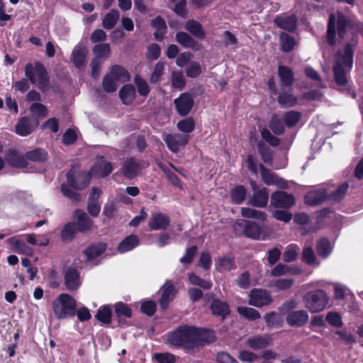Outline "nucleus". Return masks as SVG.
<instances>
[{
    "label": "nucleus",
    "instance_id": "f257e3e1",
    "mask_svg": "<svg viewBox=\"0 0 363 363\" xmlns=\"http://www.w3.org/2000/svg\"><path fill=\"white\" fill-rule=\"evenodd\" d=\"M167 342L173 347L186 350L194 349V326L184 325L167 335Z\"/></svg>",
    "mask_w": 363,
    "mask_h": 363
},
{
    "label": "nucleus",
    "instance_id": "f03ea898",
    "mask_svg": "<svg viewBox=\"0 0 363 363\" xmlns=\"http://www.w3.org/2000/svg\"><path fill=\"white\" fill-rule=\"evenodd\" d=\"M297 306V301L291 300L284 302L281 307V313L286 315V321L291 327H302L309 320L308 313L306 310H295Z\"/></svg>",
    "mask_w": 363,
    "mask_h": 363
},
{
    "label": "nucleus",
    "instance_id": "7ed1b4c3",
    "mask_svg": "<svg viewBox=\"0 0 363 363\" xmlns=\"http://www.w3.org/2000/svg\"><path fill=\"white\" fill-rule=\"evenodd\" d=\"M67 182L61 185V191L63 195L73 201L79 200V194L74 190L84 189L89 183V178L87 175H80L75 179L72 171H69L66 174Z\"/></svg>",
    "mask_w": 363,
    "mask_h": 363
},
{
    "label": "nucleus",
    "instance_id": "20e7f679",
    "mask_svg": "<svg viewBox=\"0 0 363 363\" xmlns=\"http://www.w3.org/2000/svg\"><path fill=\"white\" fill-rule=\"evenodd\" d=\"M25 73L29 81L42 91L49 86V77L44 66L40 62L28 63L26 65Z\"/></svg>",
    "mask_w": 363,
    "mask_h": 363
},
{
    "label": "nucleus",
    "instance_id": "39448f33",
    "mask_svg": "<svg viewBox=\"0 0 363 363\" xmlns=\"http://www.w3.org/2000/svg\"><path fill=\"white\" fill-rule=\"evenodd\" d=\"M76 307L75 299L67 294H60L52 301L53 311L58 319L74 316L76 313Z\"/></svg>",
    "mask_w": 363,
    "mask_h": 363
},
{
    "label": "nucleus",
    "instance_id": "423d86ee",
    "mask_svg": "<svg viewBox=\"0 0 363 363\" xmlns=\"http://www.w3.org/2000/svg\"><path fill=\"white\" fill-rule=\"evenodd\" d=\"M329 296L322 289L307 292L303 296L306 307L311 313H318L324 310L328 304Z\"/></svg>",
    "mask_w": 363,
    "mask_h": 363
},
{
    "label": "nucleus",
    "instance_id": "0eeeda50",
    "mask_svg": "<svg viewBox=\"0 0 363 363\" xmlns=\"http://www.w3.org/2000/svg\"><path fill=\"white\" fill-rule=\"evenodd\" d=\"M357 45V40L354 36L345 47L337 52L335 64H339L351 70L353 66V56Z\"/></svg>",
    "mask_w": 363,
    "mask_h": 363
},
{
    "label": "nucleus",
    "instance_id": "6e6552de",
    "mask_svg": "<svg viewBox=\"0 0 363 363\" xmlns=\"http://www.w3.org/2000/svg\"><path fill=\"white\" fill-rule=\"evenodd\" d=\"M189 138V135L182 133H169L163 135V140L168 149L174 153L178 152L181 147L186 145Z\"/></svg>",
    "mask_w": 363,
    "mask_h": 363
},
{
    "label": "nucleus",
    "instance_id": "1a4fd4ad",
    "mask_svg": "<svg viewBox=\"0 0 363 363\" xmlns=\"http://www.w3.org/2000/svg\"><path fill=\"white\" fill-rule=\"evenodd\" d=\"M216 335L213 330L194 326V349L213 342Z\"/></svg>",
    "mask_w": 363,
    "mask_h": 363
},
{
    "label": "nucleus",
    "instance_id": "9d476101",
    "mask_svg": "<svg viewBox=\"0 0 363 363\" xmlns=\"http://www.w3.org/2000/svg\"><path fill=\"white\" fill-rule=\"evenodd\" d=\"M272 302L269 293L263 289H254L250 294L249 304L255 307H262Z\"/></svg>",
    "mask_w": 363,
    "mask_h": 363
},
{
    "label": "nucleus",
    "instance_id": "9b49d317",
    "mask_svg": "<svg viewBox=\"0 0 363 363\" xmlns=\"http://www.w3.org/2000/svg\"><path fill=\"white\" fill-rule=\"evenodd\" d=\"M174 103L177 113L181 116H186L191 110L194 101L191 94L183 93L174 99Z\"/></svg>",
    "mask_w": 363,
    "mask_h": 363
},
{
    "label": "nucleus",
    "instance_id": "f8f14e48",
    "mask_svg": "<svg viewBox=\"0 0 363 363\" xmlns=\"http://www.w3.org/2000/svg\"><path fill=\"white\" fill-rule=\"evenodd\" d=\"M294 203V196L285 191L275 192L271 197V204L276 208H289Z\"/></svg>",
    "mask_w": 363,
    "mask_h": 363
},
{
    "label": "nucleus",
    "instance_id": "ddd939ff",
    "mask_svg": "<svg viewBox=\"0 0 363 363\" xmlns=\"http://www.w3.org/2000/svg\"><path fill=\"white\" fill-rule=\"evenodd\" d=\"M260 173L263 182L267 185H275L281 189L287 188V183L284 179L279 177L276 174L265 168L262 164H260Z\"/></svg>",
    "mask_w": 363,
    "mask_h": 363
},
{
    "label": "nucleus",
    "instance_id": "4468645a",
    "mask_svg": "<svg viewBox=\"0 0 363 363\" xmlns=\"http://www.w3.org/2000/svg\"><path fill=\"white\" fill-rule=\"evenodd\" d=\"M64 279L66 288L70 291L77 290L82 284L80 274L74 268L67 269L65 271Z\"/></svg>",
    "mask_w": 363,
    "mask_h": 363
},
{
    "label": "nucleus",
    "instance_id": "2eb2a0df",
    "mask_svg": "<svg viewBox=\"0 0 363 363\" xmlns=\"http://www.w3.org/2000/svg\"><path fill=\"white\" fill-rule=\"evenodd\" d=\"M169 217L162 213H153L148 223L150 230H166L170 224Z\"/></svg>",
    "mask_w": 363,
    "mask_h": 363
},
{
    "label": "nucleus",
    "instance_id": "dca6fc26",
    "mask_svg": "<svg viewBox=\"0 0 363 363\" xmlns=\"http://www.w3.org/2000/svg\"><path fill=\"white\" fill-rule=\"evenodd\" d=\"M325 200H328V192L322 187L308 192L304 198L305 203L310 206L319 205Z\"/></svg>",
    "mask_w": 363,
    "mask_h": 363
},
{
    "label": "nucleus",
    "instance_id": "f3484780",
    "mask_svg": "<svg viewBox=\"0 0 363 363\" xmlns=\"http://www.w3.org/2000/svg\"><path fill=\"white\" fill-rule=\"evenodd\" d=\"M275 24L280 28L294 32L296 28L297 18L294 15H281L274 19Z\"/></svg>",
    "mask_w": 363,
    "mask_h": 363
},
{
    "label": "nucleus",
    "instance_id": "a211bd4d",
    "mask_svg": "<svg viewBox=\"0 0 363 363\" xmlns=\"http://www.w3.org/2000/svg\"><path fill=\"white\" fill-rule=\"evenodd\" d=\"M141 169L140 162L134 157H131L124 162L122 172L125 177L132 179L140 173Z\"/></svg>",
    "mask_w": 363,
    "mask_h": 363
},
{
    "label": "nucleus",
    "instance_id": "6ab92c4d",
    "mask_svg": "<svg viewBox=\"0 0 363 363\" xmlns=\"http://www.w3.org/2000/svg\"><path fill=\"white\" fill-rule=\"evenodd\" d=\"M106 245L103 242H99L85 249L83 252L84 261L86 262L91 263L96 258L100 256L105 252Z\"/></svg>",
    "mask_w": 363,
    "mask_h": 363
},
{
    "label": "nucleus",
    "instance_id": "aec40b11",
    "mask_svg": "<svg viewBox=\"0 0 363 363\" xmlns=\"http://www.w3.org/2000/svg\"><path fill=\"white\" fill-rule=\"evenodd\" d=\"M101 193L99 188L93 187L90 194L87 208L89 214L93 217L97 216L101 211V205L98 201Z\"/></svg>",
    "mask_w": 363,
    "mask_h": 363
},
{
    "label": "nucleus",
    "instance_id": "412c9836",
    "mask_svg": "<svg viewBox=\"0 0 363 363\" xmlns=\"http://www.w3.org/2000/svg\"><path fill=\"white\" fill-rule=\"evenodd\" d=\"M238 225L243 228L244 233L247 237L257 240L261 239V228L256 222L242 220Z\"/></svg>",
    "mask_w": 363,
    "mask_h": 363
},
{
    "label": "nucleus",
    "instance_id": "4be33fe9",
    "mask_svg": "<svg viewBox=\"0 0 363 363\" xmlns=\"http://www.w3.org/2000/svg\"><path fill=\"white\" fill-rule=\"evenodd\" d=\"M112 170L113 167L111 162L100 159L93 166L91 174L98 177H105L108 176Z\"/></svg>",
    "mask_w": 363,
    "mask_h": 363
},
{
    "label": "nucleus",
    "instance_id": "5701e85b",
    "mask_svg": "<svg viewBox=\"0 0 363 363\" xmlns=\"http://www.w3.org/2000/svg\"><path fill=\"white\" fill-rule=\"evenodd\" d=\"M87 50L84 45L77 44L72 52V60L76 67L79 68L83 66Z\"/></svg>",
    "mask_w": 363,
    "mask_h": 363
},
{
    "label": "nucleus",
    "instance_id": "b1692460",
    "mask_svg": "<svg viewBox=\"0 0 363 363\" xmlns=\"http://www.w3.org/2000/svg\"><path fill=\"white\" fill-rule=\"evenodd\" d=\"M278 74L282 89L291 86L293 84L294 80V73L289 67L279 65L278 67Z\"/></svg>",
    "mask_w": 363,
    "mask_h": 363
},
{
    "label": "nucleus",
    "instance_id": "393cba45",
    "mask_svg": "<svg viewBox=\"0 0 363 363\" xmlns=\"http://www.w3.org/2000/svg\"><path fill=\"white\" fill-rule=\"evenodd\" d=\"M74 215L77 218V224L76 227L79 231L85 232L91 228L93 222L86 213L78 209L75 211Z\"/></svg>",
    "mask_w": 363,
    "mask_h": 363
},
{
    "label": "nucleus",
    "instance_id": "a878e982",
    "mask_svg": "<svg viewBox=\"0 0 363 363\" xmlns=\"http://www.w3.org/2000/svg\"><path fill=\"white\" fill-rule=\"evenodd\" d=\"M333 250V244H332L327 238H321L318 241L316 245V251L321 258H328L331 255Z\"/></svg>",
    "mask_w": 363,
    "mask_h": 363
},
{
    "label": "nucleus",
    "instance_id": "bb28decb",
    "mask_svg": "<svg viewBox=\"0 0 363 363\" xmlns=\"http://www.w3.org/2000/svg\"><path fill=\"white\" fill-rule=\"evenodd\" d=\"M139 238L135 235H130L123 239L118 246L120 253H125L135 248L139 245Z\"/></svg>",
    "mask_w": 363,
    "mask_h": 363
},
{
    "label": "nucleus",
    "instance_id": "cd10ccee",
    "mask_svg": "<svg viewBox=\"0 0 363 363\" xmlns=\"http://www.w3.org/2000/svg\"><path fill=\"white\" fill-rule=\"evenodd\" d=\"M268 191L266 188H262L255 191L252 198L250 199V203L251 205L256 207H264L268 202Z\"/></svg>",
    "mask_w": 363,
    "mask_h": 363
},
{
    "label": "nucleus",
    "instance_id": "c85d7f7f",
    "mask_svg": "<svg viewBox=\"0 0 363 363\" xmlns=\"http://www.w3.org/2000/svg\"><path fill=\"white\" fill-rule=\"evenodd\" d=\"M211 309L213 314L220 316L223 319L230 313V309L228 303L218 298L214 299L212 301Z\"/></svg>",
    "mask_w": 363,
    "mask_h": 363
},
{
    "label": "nucleus",
    "instance_id": "c756f323",
    "mask_svg": "<svg viewBox=\"0 0 363 363\" xmlns=\"http://www.w3.org/2000/svg\"><path fill=\"white\" fill-rule=\"evenodd\" d=\"M269 340L268 335H257L250 337L247 340V345L253 350H260L269 345Z\"/></svg>",
    "mask_w": 363,
    "mask_h": 363
},
{
    "label": "nucleus",
    "instance_id": "7c9ffc66",
    "mask_svg": "<svg viewBox=\"0 0 363 363\" xmlns=\"http://www.w3.org/2000/svg\"><path fill=\"white\" fill-rule=\"evenodd\" d=\"M337 24L338 35L340 38L344 39L352 29V23L346 16L340 14L337 16Z\"/></svg>",
    "mask_w": 363,
    "mask_h": 363
},
{
    "label": "nucleus",
    "instance_id": "2f4dec72",
    "mask_svg": "<svg viewBox=\"0 0 363 363\" xmlns=\"http://www.w3.org/2000/svg\"><path fill=\"white\" fill-rule=\"evenodd\" d=\"M119 96L125 104H130L132 103L135 96V89L132 84L124 85L119 92Z\"/></svg>",
    "mask_w": 363,
    "mask_h": 363
},
{
    "label": "nucleus",
    "instance_id": "473e14b6",
    "mask_svg": "<svg viewBox=\"0 0 363 363\" xmlns=\"http://www.w3.org/2000/svg\"><path fill=\"white\" fill-rule=\"evenodd\" d=\"M33 130L30 120L28 117H23L16 125V133L21 136H27Z\"/></svg>",
    "mask_w": 363,
    "mask_h": 363
},
{
    "label": "nucleus",
    "instance_id": "72a5a7b5",
    "mask_svg": "<svg viewBox=\"0 0 363 363\" xmlns=\"http://www.w3.org/2000/svg\"><path fill=\"white\" fill-rule=\"evenodd\" d=\"M185 29L196 38L203 39L205 38V32L202 26L194 20H189L185 24Z\"/></svg>",
    "mask_w": 363,
    "mask_h": 363
},
{
    "label": "nucleus",
    "instance_id": "f704fd0d",
    "mask_svg": "<svg viewBox=\"0 0 363 363\" xmlns=\"http://www.w3.org/2000/svg\"><path fill=\"white\" fill-rule=\"evenodd\" d=\"M117 82H125L130 79V75L127 70L120 65H113L111 68L108 74Z\"/></svg>",
    "mask_w": 363,
    "mask_h": 363
},
{
    "label": "nucleus",
    "instance_id": "c9c22d12",
    "mask_svg": "<svg viewBox=\"0 0 363 363\" xmlns=\"http://www.w3.org/2000/svg\"><path fill=\"white\" fill-rule=\"evenodd\" d=\"M350 70H347V67L339 64H335L333 72L335 82L338 85H345L347 82V73Z\"/></svg>",
    "mask_w": 363,
    "mask_h": 363
},
{
    "label": "nucleus",
    "instance_id": "e433bc0d",
    "mask_svg": "<svg viewBox=\"0 0 363 363\" xmlns=\"http://www.w3.org/2000/svg\"><path fill=\"white\" fill-rule=\"evenodd\" d=\"M216 265L219 272L230 271L236 267L233 259L228 256L218 257L216 260Z\"/></svg>",
    "mask_w": 363,
    "mask_h": 363
},
{
    "label": "nucleus",
    "instance_id": "4c0bfd02",
    "mask_svg": "<svg viewBox=\"0 0 363 363\" xmlns=\"http://www.w3.org/2000/svg\"><path fill=\"white\" fill-rule=\"evenodd\" d=\"M176 290L172 285L167 286L162 294L160 304L162 309H166L169 302L174 298Z\"/></svg>",
    "mask_w": 363,
    "mask_h": 363
},
{
    "label": "nucleus",
    "instance_id": "58836bf2",
    "mask_svg": "<svg viewBox=\"0 0 363 363\" xmlns=\"http://www.w3.org/2000/svg\"><path fill=\"white\" fill-rule=\"evenodd\" d=\"M301 116L302 114L299 111H290L283 114L282 120L286 127L293 128L298 123Z\"/></svg>",
    "mask_w": 363,
    "mask_h": 363
},
{
    "label": "nucleus",
    "instance_id": "ea45409f",
    "mask_svg": "<svg viewBox=\"0 0 363 363\" xmlns=\"http://www.w3.org/2000/svg\"><path fill=\"white\" fill-rule=\"evenodd\" d=\"M119 16L120 15L118 10L111 9V11L105 16L102 21L103 27L107 30L113 28L119 19Z\"/></svg>",
    "mask_w": 363,
    "mask_h": 363
},
{
    "label": "nucleus",
    "instance_id": "a19ab883",
    "mask_svg": "<svg viewBox=\"0 0 363 363\" xmlns=\"http://www.w3.org/2000/svg\"><path fill=\"white\" fill-rule=\"evenodd\" d=\"M177 41L183 47L195 49L198 43L186 33L179 32L176 35Z\"/></svg>",
    "mask_w": 363,
    "mask_h": 363
},
{
    "label": "nucleus",
    "instance_id": "79ce46f5",
    "mask_svg": "<svg viewBox=\"0 0 363 363\" xmlns=\"http://www.w3.org/2000/svg\"><path fill=\"white\" fill-rule=\"evenodd\" d=\"M48 157L47 152L42 148H35L33 150L28 151L25 154V157L33 162H44Z\"/></svg>",
    "mask_w": 363,
    "mask_h": 363
},
{
    "label": "nucleus",
    "instance_id": "37998d69",
    "mask_svg": "<svg viewBox=\"0 0 363 363\" xmlns=\"http://www.w3.org/2000/svg\"><path fill=\"white\" fill-rule=\"evenodd\" d=\"M238 313L245 318L249 320H256L260 318L261 315L259 312L252 308L247 306H239L238 307Z\"/></svg>",
    "mask_w": 363,
    "mask_h": 363
},
{
    "label": "nucleus",
    "instance_id": "c03bdc74",
    "mask_svg": "<svg viewBox=\"0 0 363 363\" xmlns=\"http://www.w3.org/2000/svg\"><path fill=\"white\" fill-rule=\"evenodd\" d=\"M26 157L15 151H10L6 155L8 162L16 167H23L26 166Z\"/></svg>",
    "mask_w": 363,
    "mask_h": 363
},
{
    "label": "nucleus",
    "instance_id": "a18cd8bd",
    "mask_svg": "<svg viewBox=\"0 0 363 363\" xmlns=\"http://www.w3.org/2000/svg\"><path fill=\"white\" fill-rule=\"evenodd\" d=\"M348 187L347 183L341 184L333 192L328 193V200L333 201L342 200L345 197Z\"/></svg>",
    "mask_w": 363,
    "mask_h": 363
},
{
    "label": "nucleus",
    "instance_id": "49530a36",
    "mask_svg": "<svg viewBox=\"0 0 363 363\" xmlns=\"http://www.w3.org/2000/svg\"><path fill=\"white\" fill-rule=\"evenodd\" d=\"M111 48L108 43H101L96 45L93 48V53L96 56L95 58L108 59L110 56Z\"/></svg>",
    "mask_w": 363,
    "mask_h": 363
},
{
    "label": "nucleus",
    "instance_id": "de8ad7c7",
    "mask_svg": "<svg viewBox=\"0 0 363 363\" xmlns=\"http://www.w3.org/2000/svg\"><path fill=\"white\" fill-rule=\"evenodd\" d=\"M280 41L281 50L286 52L291 51L296 45V41L294 37L286 33H281Z\"/></svg>",
    "mask_w": 363,
    "mask_h": 363
},
{
    "label": "nucleus",
    "instance_id": "09e8293b",
    "mask_svg": "<svg viewBox=\"0 0 363 363\" xmlns=\"http://www.w3.org/2000/svg\"><path fill=\"white\" fill-rule=\"evenodd\" d=\"M230 196L233 203L240 204L245 199L246 189L242 185H238L231 190Z\"/></svg>",
    "mask_w": 363,
    "mask_h": 363
},
{
    "label": "nucleus",
    "instance_id": "8fccbe9b",
    "mask_svg": "<svg viewBox=\"0 0 363 363\" xmlns=\"http://www.w3.org/2000/svg\"><path fill=\"white\" fill-rule=\"evenodd\" d=\"M278 102L282 106L291 107L296 104V98L290 92L282 91L278 97Z\"/></svg>",
    "mask_w": 363,
    "mask_h": 363
},
{
    "label": "nucleus",
    "instance_id": "3c124183",
    "mask_svg": "<svg viewBox=\"0 0 363 363\" xmlns=\"http://www.w3.org/2000/svg\"><path fill=\"white\" fill-rule=\"evenodd\" d=\"M299 252V247L295 244L288 245L283 254V259L285 262H291L296 259Z\"/></svg>",
    "mask_w": 363,
    "mask_h": 363
},
{
    "label": "nucleus",
    "instance_id": "603ef678",
    "mask_svg": "<svg viewBox=\"0 0 363 363\" xmlns=\"http://www.w3.org/2000/svg\"><path fill=\"white\" fill-rule=\"evenodd\" d=\"M302 257L303 262L308 265L315 267L319 265V262L317 260L314 251L310 246L305 247L303 248Z\"/></svg>",
    "mask_w": 363,
    "mask_h": 363
},
{
    "label": "nucleus",
    "instance_id": "864d4df0",
    "mask_svg": "<svg viewBox=\"0 0 363 363\" xmlns=\"http://www.w3.org/2000/svg\"><path fill=\"white\" fill-rule=\"evenodd\" d=\"M241 214L245 218H256L259 220H264L266 215L264 212L251 208H242Z\"/></svg>",
    "mask_w": 363,
    "mask_h": 363
},
{
    "label": "nucleus",
    "instance_id": "5fc2aeb1",
    "mask_svg": "<svg viewBox=\"0 0 363 363\" xmlns=\"http://www.w3.org/2000/svg\"><path fill=\"white\" fill-rule=\"evenodd\" d=\"M294 283L291 278H282L272 281V286L278 291H284L290 289Z\"/></svg>",
    "mask_w": 363,
    "mask_h": 363
},
{
    "label": "nucleus",
    "instance_id": "6e6d98bb",
    "mask_svg": "<svg viewBox=\"0 0 363 363\" xmlns=\"http://www.w3.org/2000/svg\"><path fill=\"white\" fill-rule=\"evenodd\" d=\"M335 18L333 15L330 16L328 30H327V42L329 45H333L335 43Z\"/></svg>",
    "mask_w": 363,
    "mask_h": 363
},
{
    "label": "nucleus",
    "instance_id": "4d7b16f0",
    "mask_svg": "<svg viewBox=\"0 0 363 363\" xmlns=\"http://www.w3.org/2000/svg\"><path fill=\"white\" fill-rule=\"evenodd\" d=\"M269 126L270 129L277 135H281L284 131V123L281 118H279L277 116H273L272 118Z\"/></svg>",
    "mask_w": 363,
    "mask_h": 363
},
{
    "label": "nucleus",
    "instance_id": "13d9d810",
    "mask_svg": "<svg viewBox=\"0 0 363 363\" xmlns=\"http://www.w3.org/2000/svg\"><path fill=\"white\" fill-rule=\"evenodd\" d=\"M177 128L188 135L192 132L195 128V123L192 118L189 117L178 122Z\"/></svg>",
    "mask_w": 363,
    "mask_h": 363
},
{
    "label": "nucleus",
    "instance_id": "bf43d9fd",
    "mask_svg": "<svg viewBox=\"0 0 363 363\" xmlns=\"http://www.w3.org/2000/svg\"><path fill=\"white\" fill-rule=\"evenodd\" d=\"M96 318L103 323L108 324L111 320V309L108 306L100 308L96 315Z\"/></svg>",
    "mask_w": 363,
    "mask_h": 363
},
{
    "label": "nucleus",
    "instance_id": "052dcab7",
    "mask_svg": "<svg viewBox=\"0 0 363 363\" xmlns=\"http://www.w3.org/2000/svg\"><path fill=\"white\" fill-rule=\"evenodd\" d=\"M77 227L74 223L66 224L61 233V238L63 241H70L73 239L76 233Z\"/></svg>",
    "mask_w": 363,
    "mask_h": 363
},
{
    "label": "nucleus",
    "instance_id": "680f3d73",
    "mask_svg": "<svg viewBox=\"0 0 363 363\" xmlns=\"http://www.w3.org/2000/svg\"><path fill=\"white\" fill-rule=\"evenodd\" d=\"M117 81H116L110 74H106L102 82L104 90L107 93L114 92L118 89Z\"/></svg>",
    "mask_w": 363,
    "mask_h": 363
},
{
    "label": "nucleus",
    "instance_id": "e2e57ef3",
    "mask_svg": "<svg viewBox=\"0 0 363 363\" xmlns=\"http://www.w3.org/2000/svg\"><path fill=\"white\" fill-rule=\"evenodd\" d=\"M258 150L264 162L272 165V152L271 150L262 143H259Z\"/></svg>",
    "mask_w": 363,
    "mask_h": 363
},
{
    "label": "nucleus",
    "instance_id": "0e129e2a",
    "mask_svg": "<svg viewBox=\"0 0 363 363\" xmlns=\"http://www.w3.org/2000/svg\"><path fill=\"white\" fill-rule=\"evenodd\" d=\"M201 73V67L198 62H190L186 67V76L191 78H195Z\"/></svg>",
    "mask_w": 363,
    "mask_h": 363
},
{
    "label": "nucleus",
    "instance_id": "69168bd1",
    "mask_svg": "<svg viewBox=\"0 0 363 363\" xmlns=\"http://www.w3.org/2000/svg\"><path fill=\"white\" fill-rule=\"evenodd\" d=\"M134 82L138 88V93L143 96H146L150 93V88L146 81L136 76L134 79Z\"/></svg>",
    "mask_w": 363,
    "mask_h": 363
},
{
    "label": "nucleus",
    "instance_id": "338daca9",
    "mask_svg": "<svg viewBox=\"0 0 363 363\" xmlns=\"http://www.w3.org/2000/svg\"><path fill=\"white\" fill-rule=\"evenodd\" d=\"M189 279L192 284L198 285L203 289H210L212 286L210 281L203 279L193 273L189 274Z\"/></svg>",
    "mask_w": 363,
    "mask_h": 363
},
{
    "label": "nucleus",
    "instance_id": "774afa93",
    "mask_svg": "<svg viewBox=\"0 0 363 363\" xmlns=\"http://www.w3.org/2000/svg\"><path fill=\"white\" fill-rule=\"evenodd\" d=\"M154 357L157 363H175L176 357L169 352L156 353Z\"/></svg>",
    "mask_w": 363,
    "mask_h": 363
}]
</instances>
